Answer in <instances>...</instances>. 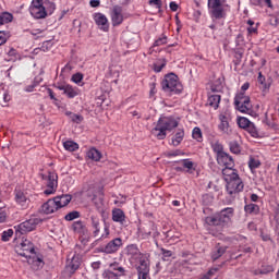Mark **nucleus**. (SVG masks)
<instances>
[{
  "mask_svg": "<svg viewBox=\"0 0 279 279\" xmlns=\"http://www.w3.org/2000/svg\"><path fill=\"white\" fill-rule=\"evenodd\" d=\"M233 217L234 208L226 207L211 216H207L205 223L210 228H216L217 232L221 233L223 228H228L232 223Z\"/></svg>",
  "mask_w": 279,
  "mask_h": 279,
  "instance_id": "f257e3e1",
  "label": "nucleus"
},
{
  "mask_svg": "<svg viewBox=\"0 0 279 279\" xmlns=\"http://www.w3.org/2000/svg\"><path fill=\"white\" fill-rule=\"evenodd\" d=\"M126 252L132 256L135 262V269L137 271L138 279H151L149 277V255L138 252L136 245H128Z\"/></svg>",
  "mask_w": 279,
  "mask_h": 279,
  "instance_id": "f03ea898",
  "label": "nucleus"
},
{
  "mask_svg": "<svg viewBox=\"0 0 279 279\" xmlns=\"http://www.w3.org/2000/svg\"><path fill=\"white\" fill-rule=\"evenodd\" d=\"M14 251L19 256L27 258V263L33 271H40L45 267V260L40 253L32 245H15Z\"/></svg>",
  "mask_w": 279,
  "mask_h": 279,
  "instance_id": "7ed1b4c3",
  "label": "nucleus"
},
{
  "mask_svg": "<svg viewBox=\"0 0 279 279\" xmlns=\"http://www.w3.org/2000/svg\"><path fill=\"white\" fill-rule=\"evenodd\" d=\"M207 8L211 21H226L232 11L228 0H207Z\"/></svg>",
  "mask_w": 279,
  "mask_h": 279,
  "instance_id": "20e7f679",
  "label": "nucleus"
},
{
  "mask_svg": "<svg viewBox=\"0 0 279 279\" xmlns=\"http://www.w3.org/2000/svg\"><path fill=\"white\" fill-rule=\"evenodd\" d=\"M52 12H56V3L51 0H33L29 5L33 19H47Z\"/></svg>",
  "mask_w": 279,
  "mask_h": 279,
  "instance_id": "39448f33",
  "label": "nucleus"
},
{
  "mask_svg": "<svg viewBox=\"0 0 279 279\" xmlns=\"http://www.w3.org/2000/svg\"><path fill=\"white\" fill-rule=\"evenodd\" d=\"M178 128V122L173 117L159 118L156 126L153 129V134L158 141H165L167 138V132H171Z\"/></svg>",
  "mask_w": 279,
  "mask_h": 279,
  "instance_id": "423d86ee",
  "label": "nucleus"
},
{
  "mask_svg": "<svg viewBox=\"0 0 279 279\" xmlns=\"http://www.w3.org/2000/svg\"><path fill=\"white\" fill-rule=\"evenodd\" d=\"M161 88L163 93H169V95H180V93L183 90L180 77H178L175 73L165 75L163 80L161 81Z\"/></svg>",
  "mask_w": 279,
  "mask_h": 279,
  "instance_id": "0eeeda50",
  "label": "nucleus"
},
{
  "mask_svg": "<svg viewBox=\"0 0 279 279\" xmlns=\"http://www.w3.org/2000/svg\"><path fill=\"white\" fill-rule=\"evenodd\" d=\"M39 223H43V220L36 217H32L28 220L21 222L14 227L16 236H21V234H27V232H34Z\"/></svg>",
  "mask_w": 279,
  "mask_h": 279,
  "instance_id": "6e6552de",
  "label": "nucleus"
},
{
  "mask_svg": "<svg viewBox=\"0 0 279 279\" xmlns=\"http://www.w3.org/2000/svg\"><path fill=\"white\" fill-rule=\"evenodd\" d=\"M218 120L220 123L218 124V130L222 134H226L227 136H230L232 134V128L230 126V121H232V116L230 114V111H222L218 116Z\"/></svg>",
  "mask_w": 279,
  "mask_h": 279,
  "instance_id": "1a4fd4ad",
  "label": "nucleus"
},
{
  "mask_svg": "<svg viewBox=\"0 0 279 279\" xmlns=\"http://www.w3.org/2000/svg\"><path fill=\"white\" fill-rule=\"evenodd\" d=\"M243 189H245V184H243L241 177L227 181L226 191L230 197H235Z\"/></svg>",
  "mask_w": 279,
  "mask_h": 279,
  "instance_id": "9d476101",
  "label": "nucleus"
},
{
  "mask_svg": "<svg viewBox=\"0 0 279 279\" xmlns=\"http://www.w3.org/2000/svg\"><path fill=\"white\" fill-rule=\"evenodd\" d=\"M110 19L112 27H119L120 25H123V21L128 19L125 13H123V7L114 5L110 11Z\"/></svg>",
  "mask_w": 279,
  "mask_h": 279,
  "instance_id": "9b49d317",
  "label": "nucleus"
},
{
  "mask_svg": "<svg viewBox=\"0 0 279 279\" xmlns=\"http://www.w3.org/2000/svg\"><path fill=\"white\" fill-rule=\"evenodd\" d=\"M43 180L46 181L47 189L44 191L45 195H53L56 189L58 187V174L54 172H49L43 177Z\"/></svg>",
  "mask_w": 279,
  "mask_h": 279,
  "instance_id": "f8f14e48",
  "label": "nucleus"
},
{
  "mask_svg": "<svg viewBox=\"0 0 279 279\" xmlns=\"http://www.w3.org/2000/svg\"><path fill=\"white\" fill-rule=\"evenodd\" d=\"M14 199L17 206L22 208V210H27L29 208V197L27 196V193L23 191H15L14 192Z\"/></svg>",
  "mask_w": 279,
  "mask_h": 279,
  "instance_id": "ddd939ff",
  "label": "nucleus"
},
{
  "mask_svg": "<svg viewBox=\"0 0 279 279\" xmlns=\"http://www.w3.org/2000/svg\"><path fill=\"white\" fill-rule=\"evenodd\" d=\"M93 19L99 29L102 32H108L110 29V24L108 23V17L104 13H94Z\"/></svg>",
  "mask_w": 279,
  "mask_h": 279,
  "instance_id": "4468645a",
  "label": "nucleus"
},
{
  "mask_svg": "<svg viewBox=\"0 0 279 279\" xmlns=\"http://www.w3.org/2000/svg\"><path fill=\"white\" fill-rule=\"evenodd\" d=\"M216 160L220 167H234V158L226 151L216 156Z\"/></svg>",
  "mask_w": 279,
  "mask_h": 279,
  "instance_id": "2eb2a0df",
  "label": "nucleus"
},
{
  "mask_svg": "<svg viewBox=\"0 0 279 279\" xmlns=\"http://www.w3.org/2000/svg\"><path fill=\"white\" fill-rule=\"evenodd\" d=\"M41 210L45 215H53V213H58V210H60V209H59L54 198H50L46 203L43 204Z\"/></svg>",
  "mask_w": 279,
  "mask_h": 279,
  "instance_id": "dca6fc26",
  "label": "nucleus"
},
{
  "mask_svg": "<svg viewBox=\"0 0 279 279\" xmlns=\"http://www.w3.org/2000/svg\"><path fill=\"white\" fill-rule=\"evenodd\" d=\"M80 265H82L80 255H74L71 257V259H68L66 269L70 271V274H74L80 269Z\"/></svg>",
  "mask_w": 279,
  "mask_h": 279,
  "instance_id": "f3484780",
  "label": "nucleus"
},
{
  "mask_svg": "<svg viewBox=\"0 0 279 279\" xmlns=\"http://www.w3.org/2000/svg\"><path fill=\"white\" fill-rule=\"evenodd\" d=\"M222 178L225 182H230V180L239 178V170L234 169V167H226L222 169Z\"/></svg>",
  "mask_w": 279,
  "mask_h": 279,
  "instance_id": "a211bd4d",
  "label": "nucleus"
},
{
  "mask_svg": "<svg viewBox=\"0 0 279 279\" xmlns=\"http://www.w3.org/2000/svg\"><path fill=\"white\" fill-rule=\"evenodd\" d=\"M53 199H54V203L57 204V207L60 209V208H64V206H69L73 197L69 194H65V195L56 196L53 197Z\"/></svg>",
  "mask_w": 279,
  "mask_h": 279,
  "instance_id": "6ab92c4d",
  "label": "nucleus"
},
{
  "mask_svg": "<svg viewBox=\"0 0 279 279\" xmlns=\"http://www.w3.org/2000/svg\"><path fill=\"white\" fill-rule=\"evenodd\" d=\"M112 221L116 223H120V226H124L125 223V213L122 211L121 208L112 209Z\"/></svg>",
  "mask_w": 279,
  "mask_h": 279,
  "instance_id": "aec40b11",
  "label": "nucleus"
},
{
  "mask_svg": "<svg viewBox=\"0 0 279 279\" xmlns=\"http://www.w3.org/2000/svg\"><path fill=\"white\" fill-rule=\"evenodd\" d=\"M219 104H221V95L219 94H209L207 99V106L214 108V110L219 109Z\"/></svg>",
  "mask_w": 279,
  "mask_h": 279,
  "instance_id": "412c9836",
  "label": "nucleus"
},
{
  "mask_svg": "<svg viewBox=\"0 0 279 279\" xmlns=\"http://www.w3.org/2000/svg\"><path fill=\"white\" fill-rule=\"evenodd\" d=\"M234 104H242L252 110V101L250 100V96H245V93L238 94L234 98Z\"/></svg>",
  "mask_w": 279,
  "mask_h": 279,
  "instance_id": "4be33fe9",
  "label": "nucleus"
},
{
  "mask_svg": "<svg viewBox=\"0 0 279 279\" xmlns=\"http://www.w3.org/2000/svg\"><path fill=\"white\" fill-rule=\"evenodd\" d=\"M125 274V269L123 268H119L118 272H114L112 270H108L106 269L104 272H102V278L104 279H119L121 278V276H123Z\"/></svg>",
  "mask_w": 279,
  "mask_h": 279,
  "instance_id": "5701e85b",
  "label": "nucleus"
},
{
  "mask_svg": "<svg viewBox=\"0 0 279 279\" xmlns=\"http://www.w3.org/2000/svg\"><path fill=\"white\" fill-rule=\"evenodd\" d=\"M64 95H66V97L69 99H75V97H77V95H80V88L73 87L70 84H66V88H65Z\"/></svg>",
  "mask_w": 279,
  "mask_h": 279,
  "instance_id": "b1692460",
  "label": "nucleus"
},
{
  "mask_svg": "<svg viewBox=\"0 0 279 279\" xmlns=\"http://www.w3.org/2000/svg\"><path fill=\"white\" fill-rule=\"evenodd\" d=\"M73 232H76V234H84L86 232V225L82 222V220L74 221L72 225Z\"/></svg>",
  "mask_w": 279,
  "mask_h": 279,
  "instance_id": "393cba45",
  "label": "nucleus"
},
{
  "mask_svg": "<svg viewBox=\"0 0 279 279\" xmlns=\"http://www.w3.org/2000/svg\"><path fill=\"white\" fill-rule=\"evenodd\" d=\"M10 101H12V96L9 92H2L0 93V106L2 108H8Z\"/></svg>",
  "mask_w": 279,
  "mask_h": 279,
  "instance_id": "a878e982",
  "label": "nucleus"
},
{
  "mask_svg": "<svg viewBox=\"0 0 279 279\" xmlns=\"http://www.w3.org/2000/svg\"><path fill=\"white\" fill-rule=\"evenodd\" d=\"M211 149L216 156H221V154H225L226 151L223 150V144L220 143L219 141H214L210 143Z\"/></svg>",
  "mask_w": 279,
  "mask_h": 279,
  "instance_id": "bb28decb",
  "label": "nucleus"
},
{
  "mask_svg": "<svg viewBox=\"0 0 279 279\" xmlns=\"http://www.w3.org/2000/svg\"><path fill=\"white\" fill-rule=\"evenodd\" d=\"M87 158H89V160H94L95 162H99V160H101V153L97 148H90L87 151Z\"/></svg>",
  "mask_w": 279,
  "mask_h": 279,
  "instance_id": "cd10ccee",
  "label": "nucleus"
},
{
  "mask_svg": "<svg viewBox=\"0 0 279 279\" xmlns=\"http://www.w3.org/2000/svg\"><path fill=\"white\" fill-rule=\"evenodd\" d=\"M244 210L247 215H258L260 213V207L254 203L244 206Z\"/></svg>",
  "mask_w": 279,
  "mask_h": 279,
  "instance_id": "c85d7f7f",
  "label": "nucleus"
},
{
  "mask_svg": "<svg viewBox=\"0 0 279 279\" xmlns=\"http://www.w3.org/2000/svg\"><path fill=\"white\" fill-rule=\"evenodd\" d=\"M13 20L14 15H12L10 12L0 13V27L2 25H8V23H12Z\"/></svg>",
  "mask_w": 279,
  "mask_h": 279,
  "instance_id": "c756f323",
  "label": "nucleus"
},
{
  "mask_svg": "<svg viewBox=\"0 0 279 279\" xmlns=\"http://www.w3.org/2000/svg\"><path fill=\"white\" fill-rule=\"evenodd\" d=\"M63 148L65 151H77V149H80V144L74 141H65L63 142Z\"/></svg>",
  "mask_w": 279,
  "mask_h": 279,
  "instance_id": "7c9ffc66",
  "label": "nucleus"
},
{
  "mask_svg": "<svg viewBox=\"0 0 279 279\" xmlns=\"http://www.w3.org/2000/svg\"><path fill=\"white\" fill-rule=\"evenodd\" d=\"M119 246L117 245H101L97 248V252H102L104 254H114Z\"/></svg>",
  "mask_w": 279,
  "mask_h": 279,
  "instance_id": "2f4dec72",
  "label": "nucleus"
},
{
  "mask_svg": "<svg viewBox=\"0 0 279 279\" xmlns=\"http://www.w3.org/2000/svg\"><path fill=\"white\" fill-rule=\"evenodd\" d=\"M182 141H184V130H179L172 137V144L174 145V147H178V145H180Z\"/></svg>",
  "mask_w": 279,
  "mask_h": 279,
  "instance_id": "473e14b6",
  "label": "nucleus"
},
{
  "mask_svg": "<svg viewBox=\"0 0 279 279\" xmlns=\"http://www.w3.org/2000/svg\"><path fill=\"white\" fill-rule=\"evenodd\" d=\"M165 66H167V60L159 59L157 62L153 64V71L155 73H160L162 69H165Z\"/></svg>",
  "mask_w": 279,
  "mask_h": 279,
  "instance_id": "72a5a7b5",
  "label": "nucleus"
},
{
  "mask_svg": "<svg viewBox=\"0 0 279 279\" xmlns=\"http://www.w3.org/2000/svg\"><path fill=\"white\" fill-rule=\"evenodd\" d=\"M192 137L194 138V141H197V143H203L204 135L202 134V129L195 126L192 131Z\"/></svg>",
  "mask_w": 279,
  "mask_h": 279,
  "instance_id": "f704fd0d",
  "label": "nucleus"
},
{
  "mask_svg": "<svg viewBox=\"0 0 279 279\" xmlns=\"http://www.w3.org/2000/svg\"><path fill=\"white\" fill-rule=\"evenodd\" d=\"M229 149H230L231 154L239 155V154H241V144H239V142H236V141H231L229 143Z\"/></svg>",
  "mask_w": 279,
  "mask_h": 279,
  "instance_id": "c9c22d12",
  "label": "nucleus"
},
{
  "mask_svg": "<svg viewBox=\"0 0 279 279\" xmlns=\"http://www.w3.org/2000/svg\"><path fill=\"white\" fill-rule=\"evenodd\" d=\"M92 226L95 229L94 230V235L98 236L99 235V230H100V226L101 223L99 222V218L92 216Z\"/></svg>",
  "mask_w": 279,
  "mask_h": 279,
  "instance_id": "e433bc0d",
  "label": "nucleus"
},
{
  "mask_svg": "<svg viewBox=\"0 0 279 279\" xmlns=\"http://www.w3.org/2000/svg\"><path fill=\"white\" fill-rule=\"evenodd\" d=\"M226 253V248L223 246H218L213 253L211 258L213 260H217V258H220V256H223Z\"/></svg>",
  "mask_w": 279,
  "mask_h": 279,
  "instance_id": "4c0bfd02",
  "label": "nucleus"
},
{
  "mask_svg": "<svg viewBox=\"0 0 279 279\" xmlns=\"http://www.w3.org/2000/svg\"><path fill=\"white\" fill-rule=\"evenodd\" d=\"M245 130L246 132H248V134H251L253 138H258V129L253 122H251L248 128H246Z\"/></svg>",
  "mask_w": 279,
  "mask_h": 279,
  "instance_id": "58836bf2",
  "label": "nucleus"
},
{
  "mask_svg": "<svg viewBox=\"0 0 279 279\" xmlns=\"http://www.w3.org/2000/svg\"><path fill=\"white\" fill-rule=\"evenodd\" d=\"M251 123L252 122L250 121V119H247L245 117H241V118L238 119V125L242 130H246L250 126Z\"/></svg>",
  "mask_w": 279,
  "mask_h": 279,
  "instance_id": "ea45409f",
  "label": "nucleus"
},
{
  "mask_svg": "<svg viewBox=\"0 0 279 279\" xmlns=\"http://www.w3.org/2000/svg\"><path fill=\"white\" fill-rule=\"evenodd\" d=\"M272 271H274V266L266 265V266H262L259 270H255V276H258V274L267 275V274H271Z\"/></svg>",
  "mask_w": 279,
  "mask_h": 279,
  "instance_id": "a19ab883",
  "label": "nucleus"
},
{
  "mask_svg": "<svg viewBox=\"0 0 279 279\" xmlns=\"http://www.w3.org/2000/svg\"><path fill=\"white\" fill-rule=\"evenodd\" d=\"M260 167V160L256 159V157H250L248 160V168L251 171H254V169H258Z\"/></svg>",
  "mask_w": 279,
  "mask_h": 279,
  "instance_id": "79ce46f5",
  "label": "nucleus"
},
{
  "mask_svg": "<svg viewBox=\"0 0 279 279\" xmlns=\"http://www.w3.org/2000/svg\"><path fill=\"white\" fill-rule=\"evenodd\" d=\"M11 236H14V230L8 229L7 231H3V232H2L1 240H2L4 243H8V241H10V238H11Z\"/></svg>",
  "mask_w": 279,
  "mask_h": 279,
  "instance_id": "37998d69",
  "label": "nucleus"
},
{
  "mask_svg": "<svg viewBox=\"0 0 279 279\" xmlns=\"http://www.w3.org/2000/svg\"><path fill=\"white\" fill-rule=\"evenodd\" d=\"M234 105L236 110H239V112H242L243 114H250V112H252V109H250V107L244 106L243 102Z\"/></svg>",
  "mask_w": 279,
  "mask_h": 279,
  "instance_id": "c03bdc74",
  "label": "nucleus"
},
{
  "mask_svg": "<svg viewBox=\"0 0 279 279\" xmlns=\"http://www.w3.org/2000/svg\"><path fill=\"white\" fill-rule=\"evenodd\" d=\"M9 38L10 32L0 31V47H2V45H5Z\"/></svg>",
  "mask_w": 279,
  "mask_h": 279,
  "instance_id": "a18cd8bd",
  "label": "nucleus"
},
{
  "mask_svg": "<svg viewBox=\"0 0 279 279\" xmlns=\"http://www.w3.org/2000/svg\"><path fill=\"white\" fill-rule=\"evenodd\" d=\"M162 45H167V35L165 34L155 40L153 47H162Z\"/></svg>",
  "mask_w": 279,
  "mask_h": 279,
  "instance_id": "49530a36",
  "label": "nucleus"
},
{
  "mask_svg": "<svg viewBox=\"0 0 279 279\" xmlns=\"http://www.w3.org/2000/svg\"><path fill=\"white\" fill-rule=\"evenodd\" d=\"M65 221H73L75 219H80V211H71L65 215Z\"/></svg>",
  "mask_w": 279,
  "mask_h": 279,
  "instance_id": "de8ad7c7",
  "label": "nucleus"
},
{
  "mask_svg": "<svg viewBox=\"0 0 279 279\" xmlns=\"http://www.w3.org/2000/svg\"><path fill=\"white\" fill-rule=\"evenodd\" d=\"M246 32L248 36H254L255 34H258V24H254L253 26H247Z\"/></svg>",
  "mask_w": 279,
  "mask_h": 279,
  "instance_id": "09e8293b",
  "label": "nucleus"
},
{
  "mask_svg": "<svg viewBox=\"0 0 279 279\" xmlns=\"http://www.w3.org/2000/svg\"><path fill=\"white\" fill-rule=\"evenodd\" d=\"M19 56V52L16 51V49L14 48H10V50L8 51V57H9V61H12V60H16Z\"/></svg>",
  "mask_w": 279,
  "mask_h": 279,
  "instance_id": "8fccbe9b",
  "label": "nucleus"
},
{
  "mask_svg": "<svg viewBox=\"0 0 279 279\" xmlns=\"http://www.w3.org/2000/svg\"><path fill=\"white\" fill-rule=\"evenodd\" d=\"M183 167L185 169H189V171L195 170V168H193V167H195V163L193 161H191L190 159H183Z\"/></svg>",
  "mask_w": 279,
  "mask_h": 279,
  "instance_id": "3c124183",
  "label": "nucleus"
},
{
  "mask_svg": "<svg viewBox=\"0 0 279 279\" xmlns=\"http://www.w3.org/2000/svg\"><path fill=\"white\" fill-rule=\"evenodd\" d=\"M82 80H84V74L82 73H75L72 75V82H74V84H80Z\"/></svg>",
  "mask_w": 279,
  "mask_h": 279,
  "instance_id": "603ef678",
  "label": "nucleus"
},
{
  "mask_svg": "<svg viewBox=\"0 0 279 279\" xmlns=\"http://www.w3.org/2000/svg\"><path fill=\"white\" fill-rule=\"evenodd\" d=\"M257 82H258V84H260L264 88H267L266 78H265V76L263 75V72H259V73H258Z\"/></svg>",
  "mask_w": 279,
  "mask_h": 279,
  "instance_id": "864d4df0",
  "label": "nucleus"
},
{
  "mask_svg": "<svg viewBox=\"0 0 279 279\" xmlns=\"http://www.w3.org/2000/svg\"><path fill=\"white\" fill-rule=\"evenodd\" d=\"M119 269H123V267L119 266L118 263H113V264L109 265V269H107V270L113 271V274H117V272H119Z\"/></svg>",
  "mask_w": 279,
  "mask_h": 279,
  "instance_id": "5fc2aeb1",
  "label": "nucleus"
},
{
  "mask_svg": "<svg viewBox=\"0 0 279 279\" xmlns=\"http://www.w3.org/2000/svg\"><path fill=\"white\" fill-rule=\"evenodd\" d=\"M71 119L73 123H82L84 121V117L77 113L72 114Z\"/></svg>",
  "mask_w": 279,
  "mask_h": 279,
  "instance_id": "6e6d98bb",
  "label": "nucleus"
},
{
  "mask_svg": "<svg viewBox=\"0 0 279 279\" xmlns=\"http://www.w3.org/2000/svg\"><path fill=\"white\" fill-rule=\"evenodd\" d=\"M149 5H155L157 10H160L162 8V0H149Z\"/></svg>",
  "mask_w": 279,
  "mask_h": 279,
  "instance_id": "4d7b16f0",
  "label": "nucleus"
},
{
  "mask_svg": "<svg viewBox=\"0 0 279 279\" xmlns=\"http://www.w3.org/2000/svg\"><path fill=\"white\" fill-rule=\"evenodd\" d=\"M129 114H131L132 117H136V119H141V113H138L136 110H134V108L130 107L128 109Z\"/></svg>",
  "mask_w": 279,
  "mask_h": 279,
  "instance_id": "13d9d810",
  "label": "nucleus"
},
{
  "mask_svg": "<svg viewBox=\"0 0 279 279\" xmlns=\"http://www.w3.org/2000/svg\"><path fill=\"white\" fill-rule=\"evenodd\" d=\"M217 271H219V269L218 268H211V269H209L208 271H207V274H205L204 276H207V278H213V275L214 274H217Z\"/></svg>",
  "mask_w": 279,
  "mask_h": 279,
  "instance_id": "bf43d9fd",
  "label": "nucleus"
},
{
  "mask_svg": "<svg viewBox=\"0 0 279 279\" xmlns=\"http://www.w3.org/2000/svg\"><path fill=\"white\" fill-rule=\"evenodd\" d=\"M89 5H90V8H99V5H101V1H99V0H90L89 1Z\"/></svg>",
  "mask_w": 279,
  "mask_h": 279,
  "instance_id": "052dcab7",
  "label": "nucleus"
},
{
  "mask_svg": "<svg viewBox=\"0 0 279 279\" xmlns=\"http://www.w3.org/2000/svg\"><path fill=\"white\" fill-rule=\"evenodd\" d=\"M47 93H48L50 99H52V101H58V98H56V94L53 93V89L48 88Z\"/></svg>",
  "mask_w": 279,
  "mask_h": 279,
  "instance_id": "680f3d73",
  "label": "nucleus"
},
{
  "mask_svg": "<svg viewBox=\"0 0 279 279\" xmlns=\"http://www.w3.org/2000/svg\"><path fill=\"white\" fill-rule=\"evenodd\" d=\"M161 252H162L163 258H171V256L173 254L171 251H168L165 248H161Z\"/></svg>",
  "mask_w": 279,
  "mask_h": 279,
  "instance_id": "e2e57ef3",
  "label": "nucleus"
},
{
  "mask_svg": "<svg viewBox=\"0 0 279 279\" xmlns=\"http://www.w3.org/2000/svg\"><path fill=\"white\" fill-rule=\"evenodd\" d=\"M121 243H122L121 238H117V239H114V240H111V241L108 243V245H121Z\"/></svg>",
  "mask_w": 279,
  "mask_h": 279,
  "instance_id": "0e129e2a",
  "label": "nucleus"
},
{
  "mask_svg": "<svg viewBox=\"0 0 279 279\" xmlns=\"http://www.w3.org/2000/svg\"><path fill=\"white\" fill-rule=\"evenodd\" d=\"M169 8L172 12H178L179 5L175 3V1H171Z\"/></svg>",
  "mask_w": 279,
  "mask_h": 279,
  "instance_id": "69168bd1",
  "label": "nucleus"
},
{
  "mask_svg": "<svg viewBox=\"0 0 279 279\" xmlns=\"http://www.w3.org/2000/svg\"><path fill=\"white\" fill-rule=\"evenodd\" d=\"M36 88V84L27 85L25 87V93H34V89Z\"/></svg>",
  "mask_w": 279,
  "mask_h": 279,
  "instance_id": "338daca9",
  "label": "nucleus"
},
{
  "mask_svg": "<svg viewBox=\"0 0 279 279\" xmlns=\"http://www.w3.org/2000/svg\"><path fill=\"white\" fill-rule=\"evenodd\" d=\"M271 25H275V27H278V25H279V15L275 16L274 22H271Z\"/></svg>",
  "mask_w": 279,
  "mask_h": 279,
  "instance_id": "774afa93",
  "label": "nucleus"
}]
</instances>
